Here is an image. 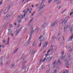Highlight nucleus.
<instances>
[{
    "mask_svg": "<svg viewBox=\"0 0 73 73\" xmlns=\"http://www.w3.org/2000/svg\"><path fill=\"white\" fill-rule=\"evenodd\" d=\"M38 40L40 39V42H42L45 39V38L44 37H43V35H41L40 37L38 38Z\"/></svg>",
    "mask_w": 73,
    "mask_h": 73,
    "instance_id": "obj_1",
    "label": "nucleus"
},
{
    "mask_svg": "<svg viewBox=\"0 0 73 73\" xmlns=\"http://www.w3.org/2000/svg\"><path fill=\"white\" fill-rule=\"evenodd\" d=\"M65 61L64 64H66L67 66H68L71 65V62H70L69 61L68 62V60H65Z\"/></svg>",
    "mask_w": 73,
    "mask_h": 73,
    "instance_id": "obj_2",
    "label": "nucleus"
},
{
    "mask_svg": "<svg viewBox=\"0 0 73 73\" xmlns=\"http://www.w3.org/2000/svg\"><path fill=\"white\" fill-rule=\"evenodd\" d=\"M57 22H58V21H56L54 23H52L51 25V27H53L54 26V27H56V25H57Z\"/></svg>",
    "mask_w": 73,
    "mask_h": 73,
    "instance_id": "obj_3",
    "label": "nucleus"
},
{
    "mask_svg": "<svg viewBox=\"0 0 73 73\" xmlns=\"http://www.w3.org/2000/svg\"><path fill=\"white\" fill-rule=\"evenodd\" d=\"M69 19V17H67L65 18V20H66V23H63L62 25V27H64L65 25V24L67 22V21H68V19Z\"/></svg>",
    "mask_w": 73,
    "mask_h": 73,
    "instance_id": "obj_4",
    "label": "nucleus"
},
{
    "mask_svg": "<svg viewBox=\"0 0 73 73\" xmlns=\"http://www.w3.org/2000/svg\"><path fill=\"white\" fill-rule=\"evenodd\" d=\"M56 4H59L61 3V0H54V3H55Z\"/></svg>",
    "mask_w": 73,
    "mask_h": 73,
    "instance_id": "obj_5",
    "label": "nucleus"
},
{
    "mask_svg": "<svg viewBox=\"0 0 73 73\" xmlns=\"http://www.w3.org/2000/svg\"><path fill=\"white\" fill-rule=\"evenodd\" d=\"M48 66V70L46 71V73H48L49 72H50V68H49L50 67V64H48L47 65Z\"/></svg>",
    "mask_w": 73,
    "mask_h": 73,
    "instance_id": "obj_6",
    "label": "nucleus"
},
{
    "mask_svg": "<svg viewBox=\"0 0 73 73\" xmlns=\"http://www.w3.org/2000/svg\"><path fill=\"white\" fill-rule=\"evenodd\" d=\"M50 51V49H49V50L47 51V53L45 54V56L46 57H47L48 56H49V52Z\"/></svg>",
    "mask_w": 73,
    "mask_h": 73,
    "instance_id": "obj_7",
    "label": "nucleus"
},
{
    "mask_svg": "<svg viewBox=\"0 0 73 73\" xmlns=\"http://www.w3.org/2000/svg\"><path fill=\"white\" fill-rule=\"evenodd\" d=\"M62 63L60 62V60L59 59L58 60V61L57 63L56 64V65H58V64H60V65H61V64Z\"/></svg>",
    "mask_w": 73,
    "mask_h": 73,
    "instance_id": "obj_8",
    "label": "nucleus"
},
{
    "mask_svg": "<svg viewBox=\"0 0 73 73\" xmlns=\"http://www.w3.org/2000/svg\"><path fill=\"white\" fill-rule=\"evenodd\" d=\"M73 38V36L72 35V36H71L70 37V38H69L68 41H72Z\"/></svg>",
    "mask_w": 73,
    "mask_h": 73,
    "instance_id": "obj_9",
    "label": "nucleus"
},
{
    "mask_svg": "<svg viewBox=\"0 0 73 73\" xmlns=\"http://www.w3.org/2000/svg\"><path fill=\"white\" fill-rule=\"evenodd\" d=\"M48 42H46L45 44H44L43 45L42 47L43 48H44L47 45H48Z\"/></svg>",
    "mask_w": 73,
    "mask_h": 73,
    "instance_id": "obj_10",
    "label": "nucleus"
},
{
    "mask_svg": "<svg viewBox=\"0 0 73 73\" xmlns=\"http://www.w3.org/2000/svg\"><path fill=\"white\" fill-rule=\"evenodd\" d=\"M25 58V54H22L21 58L20 59L21 60H22V59H23V60H24Z\"/></svg>",
    "mask_w": 73,
    "mask_h": 73,
    "instance_id": "obj_11",
    "label": "nucleus"
},
{
    "mask_svg": "<svg viewBox=\"0 0 73 73\" xmlns=\"http://www.w3.org/2000/svg\"><path fill=\"white\" fill-rule=\"evenodd\" d=\"M56 61H54V62L53 64V67L54 68L56 66Z\"/></svg>",
    "mask_w": 73,
    "mask_h": 73,
    "instance_id": "obj_12",
    "label": "nucleus"
},
{
    "mask_svg": "<svg viewBox=\"0 0 73 73\" xmlns=\"http://www.w3.org/2000/svg\"><path fill=\"white\" fill-rule=\"evenodd\" d=\"M8 23L7 22H6L5 23V24L3 26V27L4 28H5V27H7V26L8 25Z\"/></svg>",
    "mask_w": 73,
    "mask_h": 73,
    "instance_id": "obj_13",
    "label": "nucleus"
},
{
    "mask_svg": "<svg viewBox=\"0 0 73 73\" xmlns=\"http://www.w3.org/2000/svg\"><path fill=\"white\" fill-rule=\"evenodd\" d=\"M9 15L10 14L9 13L7 14L6 15V16L5 17V18L6 19H7V18H8V17H9L10 16Z\"/></svg>",
    "mask_w": 73,
    "mask_h": 73,
    "instance_id": "obj_14",
    "label": "nucleus"
},
{
    "mask_svg": "<svg viewBox=\"0 0 73 73\" xmlns=\"http://www.w3.org/2000/svg\"><path fill=\"white\" fill-rule=\"evenodd\" d=\"M49 58H50V57H49V58H48L46 59V61H48V62H49L51 60L50 59L49 60Z\"/></svg>",
    "mask_w": 73,
    "mask_h": 73,
    "instance_id": "obj_15",
    "label": "nucleus"
},
{
    "mask_svg": "<svg viewBox=\"0 0 73 73\" xmlns=\"http://www.w3.org/2000/svg\"><path fill=\"white\" fill-rule=\"evenodd\" d=\"M70 57H71V54H68V59H70Z\"/></svg>",
    "mask_w": 73,
    "mask_h": 73,
    "instance_id": "obj_16",
    "label": "nucleus"
},
{
    "mask_svg": "<svg viewBox=\"0 0 73 73\" xmlns=\"http://www.w3.org/2000/svg\"><path fill=\"white\" fill-rule=\"evenodd\" d=\"M8 10H5L4 13V15H5V14H6L7 13V12H8Z\"/></svg>",
    "mask_w": 73,
    "mask_h": 73,
    "instance_id": "obj_17",
    "label": "nucleus"
},
{
    "mask_svg": "<svg viewBox=\"0 0 73 73\" xmlns=\"http://www.w3.org/2000/svg\"><path fill=\"white\" fill-rule=\"evenodd\" d=\"M72 46L71 45H68L66 46V48H67L68 49H69V48H70Z\"/></svg>",
    "mask_w": 73,
    "mask_h": 73,
    "instance_id": "obj_18",
    "label": "nucleus"
},
{
    "mask_svg": "<svg viewBox=\"0 0 73 73\" xmlns=\"http://www.w3.org/2000/svg\"><path fill=\"white\" fill-rule=\"evenodd\" d=\"M66 27H67L66 26H65L64 27V31L65 32L66 31Z\"/></svg>",
    "mask_w": 73,
    "mask_h": 73,
    "instance_id": "obj_19",
    "label": "nucleus"
},
{
    "mask_svg": "<svg viewBox=\"0 0 73 73\" xmlns=\"http://www.w3.org/2000/svg\"><path fill=\"white\" fill-rule=\"evenodd\" d=\"M18 49H19L18 48H16L14 51V54H15V53H16V52H17V50H18Z\"/></svg>",
    "mask_w": 73,
    "mask_h": 73,
    "instance_id": "obj_20",
    "label": "nucleus"
},
{
    "mask_svg": "<svg viewBox=\"0 0 73 73\" xmlns=\"http://www.w3.org/2000/svg\"><path fill=\"white\" fill-rule=\"evenodd\" d=\"M14 66V64H11V66H10V67L11 69H12L13 67Z\"/></svg>",
    "mask_w": 73,
    "mask_h": 73,
    "instance_id": "obj_21",
    "label": "nucleus"
},
{
    "mask_svg": "<svg viewBox=\"0 0 73 73\" xmlns=\"http://www.w3.org/2000/svg\"><path fill=\"white\" fill-rule=\"evenodd\" d=\"M1 66H3V61L2 60L1 62Z\"/></svg>",
    "mask_w": 73,
    "mask_h": 73,
    "instance_id": "obj_22",
    "label": "nucleus"
},
{
    "mask_svg": "<svg viewBox=\"0 0 73 73\" xmlns=\"http://www.w3.org/2000/svg\"><path fill=\"white\" fill-rule=\"evenodd\" d=\"M73 48H71V49H70L69 51L70 52V53H72V51H73Z\"/></svg>",
    "mask_w": 73,
    "mask_h": 73,
    "instance_id": "obj_23",
    "label": "nucleus"
},
{
    "mask_svg": "<svg viewBox=\"0 0 73 73\" xmlns=\"http://www.w3.org/2000/svg\"><path fill=\"white\" fill-rule=\"evenodd\" d=\"M70 25L69 24H67V28H68V29H69V28H70Z\"/></svg>",
    "mask_w": 73,
    "mask_h": 73,
    "instance_id": "obj_24",
    "label": "nucleus"
},
{
    "mask_svg": "<svg viewBox=\"0 0 73 73\" xmlns=\"http://www.w3.org/2000/svg\"><path fill=\"white\" fill-rule=\"evenodd\" d=\"M61 34V31H59L58 33V36H60Z\"/></svg>",
    "mask_w": 73,
    "mask_h": 73,
    "instance_id": "obj_25",
    "label": "nucleus"
},
{
    "mask_svg": "<svg viewBox=\"0 0 73 73\" xmlns=\"http://www.w3.org/2000/svg\"><path fill=\"white\" fill-rule=\"evenodd\" d=\"M38 31H39V28H38L37 29L36 31V34H37V33H38Z\"/></svg>",
    "mask_w": 73,
    "mask_h": 73,
    "instance_id": "obj_26",
    "label": "nucleus"
},
{
    "mask_svg": "<svg viewBox=\"0 0 73 73\" xmlns=\"http://www.w3.org/2000/svg\"><path fill=\"white\" fill-rule=\"evenodd\" d=\"M65 56H62V57L61 58L62 60H63V59H64V58H65Z\"/></svg>",
    "mask_w": 73,
    "mask_h": 73,
    "instance_id": "obj_27",
    "label": "nucleus"
},
{
    "mask_svg": "<svg viewBox=\"0 0 73 73\" xmlns=\"http://www.w3.org/2000/svg\"><path fill=\"white\" fill-rule=\"evenodd\" d=\"M45 6V5L44 4L41 6V7H42V8L43 9Z\"/></svg>",
    "mask_w": 73,
    "mask_h": 73,
    "instance_id": "obj_28",
    "label": "nucleus"
},
{
    "mask_svg": "<svg viewBox=\"0 0 73 73\" xmlns=\"http://www.w3.org/2000/svg\"><path fill=\"white\" fill-rule=\"evenodd\" d=\"M33 20V18H32L31 20L29 22V23H31V22H32V21Z\"/></svg>",
    "mask_w": 73,
    "mask_h": 73,
    "instance_id": "obj_29",
    "label": "nucleus"
},
{
    "mask_svg": "<svg viewBox=\"0 0 73 73\" xmlns=\"http://www.w3.org/2000/svg\"><path fill=\"white\" fill-rule=\"evenodd\" d=\"M9 37L8 38V41L7 42V45H8V44H9Z\"/></svg>",
    "mask_w": 73,
    "mask_h": 73,
    "instance_id": "obj_30",
    "label": "nucleus"
},
{
    "mask_svg": "<svg viewBox=\"0 0 73 73\" xmlns=\"http://www.w3.org/2000/svg\"><path fill=\"white\" fill-rule=\"evenodd\" d=\"M26 62H27V61H24L23 63V65H25V63H26Z\"/></svg>",
    "mask_w": 73,
    "mask_h": 73,
    "instance_id": "obj_31",
    "label": "nucleus"
},
{
    "mask_svg": "<svg viewBox=\"0 0 73 73\" xmlns=\"http://www.w3.org/2000/svg\"><path fill=\"white\" fill-rule=\"evenodd\" d=\"M46 60V58H44V60L42 61V62H45V60Z\"/></svg>",
    "mask_w": 73,
    "mask_h": 73,
    "instance_id": "obj_32",
    "label": "nucleus"
},
{
    "mask_svg": "<svg viewBox=\"0 0 73 73\" xmlns=\"http://www.w3.org/2000/svg\"><path fill=\"white\" fill-rule=\"evenodd\" d=\"M68 72H69V70H67V71H64L63 73H68Z\"/></svg>",
    "mask_w": 73,
    "mask_h": 73,
    "instance_id": "obj_33",
    "label": "nucleus"
},
{
    "mask_svg": "<svg viewBox=\"0 0 73 73\" xmlns=\"http://www.w3.org/2000/svg\"><path fill=\"white\" fill-rule=\"evenodd\" d=\"M61 54H64V51H62L61 52Z\"/></svg>",
    "mask_w": 73,
    "mask_h": 73,
    "instance_id": "obj_34",
    "label": "nucleus"
},
{
    "mask_svg": "<svg viewBox=\"0 0 73 73\" xmlns=\"http://www.w3.org/2000/svg\"><path fill=\"white\" fill-rule=\"evenodd\" d=\"M35 43H36V42L35 41H35L33 43L32 45L34 46H35Z\"/></svg>",
    "mask_w": 73,
    "mask_h": 73,
    "instance_id": "obj_35",
    "label": "nucleus"
},
{
    "mask_svg": "<svg viewBox=\"0 0 73 73\" xmlns=\"http://www.w3.org/2000/svg\"><path fill=\"white\" fill-rule=\"evenodd\" d=\"M41 69H44V68H45V66H44V65H42L41 66Z\"/></svg>",
    "mask_w": 73,
    "mask_h": 73,
    "instance_id": "obj_36",
    "label": "nucleus"
},
{
    "mask_svg": "<svg viewBox=\"0 0 73 73\" xmlns=\"http://www.w3.org/2000/svg\"><path fill=\"white\" fill-rule=\"evenodd\" d=\"M45 0H42V3H41L40 4V3H39L40 5H41V4H42V3H43V2H44V1H45Z\"/></svg>",
    "mask_w": 73,
    "mask_h": 73,
    "instance_id": "obj_37",
    "label": "nucleus"
},
{
    "mask_svg": "<svg viewBox=\"0 0 73 73\" xmlns=\"http://www.w3.org/2000/svg\"><path fill=\"white\" fill-rule=\"evenodd\" d=\"M33 31H31V32H30L31 34L30 35V36H31V35H32V34H33Z\"/></svg>",
    "mask_w": 73,
    "mask_h": 73,
    "instance_id": "obj_38",
    "label": "nucleus"
},
{
    "mask_svg": "<svg viewBox=\"0 0 73 73\" xmlns=\"http://www.w3.org/2000/svg\"><path fill=\"white\" fill-rule=\"evenodd\" d=\"M44 14V13H43V12H40L39 13V15H42Z\"/></svg>",
    "mask_w": 73,
    "mask_h": 73,
    "instance_id": "obj_39",
    "label": "nucleus"
},
{
    "mask_svg": "<svg viewBox=\"0 0 73 73\" xmlns=\"http://www.w3.org/2000/svg\"><path fill=\"white\" fill-rule=\"evenodd\" d=\"M72 29H73V28L72 27L70 28L69 29V31H73Z\"/></svg>",
    "mask_w": 73,
    "mask_h": 73,
    "instance_id": "obj_40",
    "label": "nucleus"
},
{
    "mask_svg": "<svg viewBox=\"0 0 73 73\" xmlns=\"http://www.w3.org/2000/svg\"><path fill=\"white\" fill-rule=\"evenodd\" d=\"M64 42H63L61 44V46H64Z\"/></svg>",
    "mask_w": 73,
    "mask_h": 73,
    "instance_id": "obj_41",
    "label": "nucleus"
},
{
    "mask_svg": "<svg viewBox=\"0 0 73 73\" xmlns=\"http://www.w3.org/2000/svg\"><path fill=\"white\" fill-rule=\"evenodd\" d=\"M25 65H24L23 64V66L22 67V68L23 69H24V68H25Z\"/></svg>",
    "mask_w": 73,
    "mask_h": 73,
    "instance_id": "obj_42",
    "label": "nucleus"
},
{
    "mask_svg": "<svg viewBox=\"0 0 73 73\" xmlns=\"http://www.w3.org/2000/svg\"><path fill=\"white\" fill-rule=\"evenodd\" d=\"M41 44H42V42H41L38 45V46L39 47L41 46Z\"/></svg>",
    "mask_w": 73,
    "mask_h": 73,
    "instance_id": "obj_43",
    "label": "nucleus"
},
{
    "mask_svg": "<svg viewBox=\"0 0 73 73\" xmlns=\"http://www.w3.org/2000/svg\"><path fill=\"white\" fill-rule=\"evenodd\" d=\"M3 1H1L0 2V5L2 4V3H3Z\"/></svg>",
    "mask_w": 73,
    "mask_h": 73,
    "instance_id": "obj_44",
    "label": "nucleus"
},
{
    "mask_svg": "<svg viewBox=\"0 0 73 73\" xmlns=\"http://www.w3.org/2000/svg\"><path fill=\"white\" fill-rule=\"evenodd\" d=\"M23 17H24V16L23 15H21V17H20L22 19L23 18Z\"/></svg>",
    "mask_w": 73,
    "mask_h": 73,
    "instance_id": "obj_45",
    "label": "nucleus"
},
{
    "mask_svg": "<svg viewBox=\"0 0 73 73\" xmlns=\"http://www.w3.org/2000/svg\"><path fill=\"white\" fill-rule=\"evenodd\" d=\"M46 23H44V24L43 25V27H45V26H46Z\"/></svg>",
    "mask_w": 73,
    "mask_h": 73,
    "instance_id": "obj_46",
    "label": "nucleus"
},
{
    "mask_svg": "<svg viewBox=\"0 0 73 73\" xmlns=\"http://www.w3.org/2000/svg\"><path fill=\"white\" fill-rule=\"evenodd\" d=\"M36 50L34 51L33 53V54H35V53H36Z\"/></svg>",
    "mask_w": 73,
    "mask_h": 73,
    "instance_id": "obj_47",
    "label": "nucleus"
},
{
    "mask_svg": "<svg viewBox=\"0 0 73 73\" xmlns=\"http://www.w3.org/2000/svg\"><path fill=\"white\" fill-rule=\"evenodd\" d=\"M30 42H27V44H26V45H28L29 44V43Z\"/></svg>",
    "mask_w": 73,
    "mask_h": 73,
    "instance_id": "obj_48",
    "label": "nucleus"
},
{
    "mask_svg": "<svg viewBox=\"0 0 73 73\" xmlns=\"http://www.w3.org/2000/svg\"><path fill=\"white\" fill-rule=\"evenodd\" d=\"M57 73V70H54V72H53V73Z\"/></svg>",
    "mask_w": 73,
    "mask_h": 73,
    "instance_id": "obj_49",
    "label": "nucleus"
},
{
    "mask_svg": "<svg viewBox=\"0 0 73 73\" xmlns=\"http://www.w3.org/2000/svg\"><path fill=\"white\" fill-rule=\"evenodd\" d=\"M73 14V12H71L70 14V15L71 16V15Z\"/></svg>",
    "mask_w": 73,
    "mask_h": 73,
    "instance_id": "obj_50",
    "label": "nucleus"
},
{
    "mask_svg": "<svg viewBox=\"0 0 73 73\" xmlns=\"http://www.w3.org/2000/svg\"><path fill=\"white\" fill-rule=\"evenodd\" d=\"M52 0H49V1H48L49 3H50V2H51V1H52Z\"/></svg>",
    "mask_w": 73,
    "mask_h": 73,
    "instance_id": "obj_51",
    "label": "nucleus"
},
{
    "mask_svg": "<svg viewBox=\"0 0 73 73\" xmlns=\"http://www.w3.org/2000/svg\"><path fill=\"white\" fill-rule=\"evenodd\" d=\"M9 64V62H7V63L6 64V65H8V64Z\"/></svg>",
    "mask_w": 73,
    "mask_h": 73,
    "instance_id": "obj_52",
    "label": "nucleus"
},
{
    "mask_svg": "<svg viewBox=\"0 0 73 73\" xmlns=\"http://www.w3.org/2000/svg\"><path fill=\"white\" fill-rule=\"evenodd\" d=\"M56 69H60V67L57 66Z\"/></svg>",
    "mask_w": 73,
    "mask_h": 73,
    "instance_id": "obj_53",
    "label": "nucleus"
},
{
    "mask_svg": "<svg viewBox=\"0 0 73 73\" xmlns=\"http://www.w3.org/2000/svg\"><path fill=\"white\" fill-rule=\"evenodd\" d=\"M19 23H21V20H19Z\"/></svg>",
    "mask_w": 73,
    "mask_h": 73,
    "instance_id": "obj_54",
    "label": "nucleus"
},
{
    "mask_svg": "<svg viewBox=\"0 0 73 73\" xmlns=\"http://www.w3.org/2000/svg\"><path fill=\"white\" fill-rule=\"evenodd\" d=\"M20 30H19L17 32V34H18L19 32H20Z\"/></svg>",
    "mask_w": 73,
    "mask_h": 73,
    "instance_id": "obj_55",
    "label": "nucleus"
},
{
    "mask_svg": "<svg viewBox=\"0 0 73 73\" xmlns=\"http://www.w3.org/2000/svg\"><path fill=\"white\" fill-rule=\"evenodd\" d=\"M57 7L59 9V8H61V6H59V7L57 6Z\"/></svg>",
    "mask_w": 73,
    "mask_h": 73,
    "instance_id": "obj_56",
    "label": "nucleus"
},
{
    "mask_svg": "<svg viewBox=\"0 0 73 73\" xmlns=\"http://www.w3.org/2000/svg\"><path fill=\"white\" fill-rule=\"evenodd\" d=\"M3 43H5V40H3Z\"/></svg>",
    "mask_w": 73,
    "mask_h": 73,
    "instance_id": "obj_57",
    "label": "nucleus"
},
{
    "mask_svg": "<svg viewBox=\"0 0 73 73\" xmlns=\"http://www.w3.org/2000/svg\"><path fill=\"white\" fill-rule=\"evenodd\" d=\"M32 52H33V51L32 50H31L30 51V54H31V53H32Z\"/></svg>",
    "mask_w": 73,
    "mask_h": 73,
    "instance_id": "obj_58",
    "label": "nucleus"
},
{
    "mask_svg": "<svg viewBox=\"0 0 73 73\" xmlns=\"http://www.w3.org/2000/svg\"><path fill=\"white\" fill-rule=\"evenodd\" d=\"M40 62H41V61H42V59H41L40 60H39Z\"/></svg>",
    "mask_w": 73,
    "mask_h": 73,
    "instance_id": "obj_59",
    "label": "nucleus"
},
{
    "mask_svg": "<svg viewBox=\"0 0 73 73\" xmlns=\"http://www.w3.org/2000/svg\"><path fill=\"white\" fill-rule=\"evenodd\" d=\"M11 36L12 37H13V34L11 33Z\"/></svg>",
    "mask_w": 73,
    "mask_h": 73,
    "instance_id": "obj_60",
    "label": "nucleus"
},
{
    "mask_svg": "<svg viewBox=\"0 0 73 73\" xmlns=\"http://www.w3.org/2000/svg\"><path fill=\"white\" fill-rule=\"evenodd\" d=\"M12 25H10L9 26L10 28H11V27H12Z\"/></svg>",
    "mask_w": 73,
    "mask_h": 73,
    "instance_id": "obj_61",
    "label": "nucleus"
},
{
    "mask_svg": "<svg viewBox=\"0 0 73 73\" xmlns=\"http://www.w3.org/2000/svg\"><path fill=\"white\" fill-rule=\"evenodd\" d=\"M52 39L53 40H54V36H53L52 37Z\"/></svg>",
    "mask_w": 73,
    "mask_h": 73,
    "instance_id": "obj_62",
    "label": "nucleus"
},
{
    "mask_svg": "<svg viewBox=\"0 0 73 73\" xmlns=\"http://www.w3.org/2000/svg\"><path fill=\"white\" fill-rule=\"evenodd\" d=\"M29 8H28L27 9V11H29Z\"/></svg>",
    "mask_w": 73,
    "mask_h": 73,
    "instance_id": "obj_63",
    "label": "nucleus"
},
{
    "mask_svg": "<svg viewBox=\"0 0 73 73\" xmlns=\"http://www.w3.org/2000/svg\"><path fill=\"white\" fill-rule=\"evenodd\" d=\"M25 13H26V14L27 13V11H25Z\"/></svg>",
    "mask_w": 73,
    "mask_h": 73,
    "instance_id": "obj_64",
    "label": "nucleus"
}]
</instances>
